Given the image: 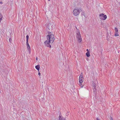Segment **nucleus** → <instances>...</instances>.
Instances as JSON below:
<instances>
[{
    "label": "nucleus",
    "instance_id": "f257e3e1",
    "mask_svg": "<svg viewBox=\"0 0 120 120\" xmlns=\"http://www.w3.org/2000/svg\"><path fill=\"white\" fill-rule=\"evenodd\" d=\"M46 37L47 40H46L44 42L45 45L47 47L50 48L51 47V46L50 45V43H52L54 40V34L50 32H48Z\"/></svg>",
    "mask_w": 120,
    "mask_h": 120
},
{
    "label": "nucleus",
    "instance_id": "f03ea898",
    "mask_svg": "<svg viewBox=\"0 0 120 120\" xmlns=\"http://www.w3.org/2000/svg\"><path fill=\"white\" fill-rule=\"evenodd\" d=\"M80 11L79 9H74L73 11V13L74 15L76 16L79 15L80 13Z\"/></svg>",
    "mask_w": 120,
    "mask_h": 120
},
{
    "label": "nucleus",
    "instance_id": "7ed1b4c3",
    "mask_svg": "<svg viewBox=\"0 0 120 120\" xmlns=\"http://www.w3.org/2000/svg\"><path fill=\"white\" fill-rule=\"evenodd\" d=\"M76 38L78 41L79 42H81L82 41V38L80 35V34L79 32L77 33Z\"/></svg>",
    "mask_w": 120,
    "mask_h": 120
},
{
    "label": "nucleus",
    "instance_id": "20e7f679",
    "mask_svg": "<svg viewBox=\"0 0 120 120\" xmlns=\"http://www.w3.org/2000/svg\"><path fill=\"white\" fill-rule=\"evenodd\" d=\"M99 17L100 19L104 20H105L107 18L106 15H104L103 13L100 14Z\"/></svg>",
    "mask_w": 120,
    "mask_h": 120
},
{
    "label": "nucleus",
    "instance_id": "39448f33",
    "mask_svg": "<svg viewBox=\"0 0 120 120\" xmlns=\"http://www.w3.org/2000/svg\"><path fill=\"white\" fill-rule=\"evenodd\" d=\"M83 75L81 73L80 75L79 79V82L80 83H82L83 81Z\"/></svg>",
    "mask_w": 120,
    "mask_h": 120
},
{
    "label": "nucleus",
    "instance_id": "423d86ee",
    "mask_svg": "<svg viewBox=\"0 0 120 120\" xmlns=\"http://www.w3.org/2000/svg\"><path fill=\"white\" fill-rule=\"evenodd\" d=\"M26 45L27 46V48L29 52H30V48L29 45V44L28 43V42H26Z\"/></svg>",
    "mask_w": 120,
    "mask_h": 120
},
{
    "label": "nucleus",
    "instance_id": "0eeeda50",
    "mask_svg": "<svg viewBox=\"0 0 120 120\" xmlns=\"http://www.w3.org/2000/svg\"><path fill=\"white\" fill-rule=\"evenodd\" d=\"M36 68L38 71H39L40 69V66L39 65H38L36 66L35 67Z\"/></svg>",
    "mask_w": 120,
    "mask_h": 120
},
{
    "label": "nucleus",
    "instance_id": "6e6552de",
    "mask_svg": "<svg viewBox=\"0 0 120 120\" xmlns=\"http://www.w3.org/2000/svg\"><path fill=\"white\" fill-rule=\"evenodd\" d=\"M59 120H65L64 118L63 117H61V116H60Z\"/></svg>",
    "mask_w": 120,
    "mask_h": 120
},
{
    "label": "nucleus",
    "instance_id": "1a4fd4ad",
    "mask_svg": "<svg viewBox=\"0 0 120 120\" xmlns=\"http://www.w3.org/2000/svg\"><path fill=\"white\" fill-rule=\"evenodd\" d=\"M86 55L87 57H89L90 56V53L89 52H87L86 53Z\"/></svg>",
    "mask_w": 120,
    "mask_h": 120
},
{
    "label": "nucleus",
    "instance_id": "9d476101",
    "mask_svg": "<svg viewBox=\"0 0 120 120\" xmlns=\"http://www.w3.org/2000/svg\"><path fill=\"white\" fill-rule=\"evenodd\" d=\"M115 35L116 36H119L118 32H115Z\"/></svg>",
    "mask_w": 120,
    "mask_h": 120
},
{
    "label": "nucleus",
    "instance_id": "9b49d317",
    "mask_svg": "<svg viewBox=\"0 0 120 120\" xmlns=\"http://www.w3.org/2000/svg\"><path fill=\"white\" fill-rule=\"evenodd\" d=\"M29 38V36L28 35H27L26 36V42H28V39Z\"/></svg>",
    "mask_w": 120,
    "mask_h": 120
},
{
    "label": "nucleus",
    "instance_id": "f8f14e48",
    "mask_svg": "<svg viewBox=\"0 0 120 120\" xmlns=\"http://www.w3.org/2000/svg\"><path fill=\"white\" fill-rule=\"evenodd\" d=\"M114 30L115 32H118V29L116 27H115Z\"/></svg>",
    "mask_w": 120,
    "mask_h": 120
},
{
    "label": "nucleus",
    "instance_id": "ddd939ff",
    "mask_svg": "<svg viewBox=\"0 0 120 120\" xmlns=\"http://www.w3.org/2000/svg\"><path fill=\"white\" fill-rule=\"evenodd\" d=\"M95 84L94 85H93V89L96 88V86H95Z\"/></svg>",
    "mask_w": 120,
    "mask_h": 120
},
{
    "label": "nucleus",
    "instance_id": "4468645a",
    "mask_svg": "<svg viewBox=\"0 0 120 120\" xmlns=\"http://www.w3.org/2000/svg\"><path fill=\"white\" fill-rule=\"evenodd\" d=\"M11 38H10L9 39V41L10 42H11Z\"/></svg>",
    "mask_w": 120,
    "mask_h": 120
},
{
    "label": "nucleus",
    "instance_id": "2eb2a0df",
    "mask_svg": "<svg viewBox=\"0 0 120 120\" xmlns=\"http://www.w3.org/2000/svg\"><path fill=\"white\" fill-rule=\"evenodd\" d=\"M94 91V92H95L96 91V88L93 89Z\"/></svg>",
    "mask_w": 120,
    "mask_h": 120
},
{
    "label": "nucleus",
    "instance_id": "dca6fc26",
    "mask_svg": "<svg viewBox=\"0 0 120 120\" xmlns=\"http://www.w3.org/2000/svg\"><path fill=\"white\" fill-rule=\"evenodd\" d=\"M81 83H80V86H81V85H82V86H81V87L82 88V87H83L82 85V84H81Z\"/></svg>",
    "mask_w": 120,
    "mask_h": 120
},
{
    "label": "nucleus",
    "instance_id": "f3484780",
    "mask_svg": "<svg viewBox=\"0 0 120 120\" xmlns=\"http://www.w3.org/2000/svg\"><path fill=\"white\" fill-rule=\"evenodd\" d=\"M38 75H39L40 76V72H39L38 73Z\"/></svg>",
    "mask_w": 120,
    "mask_h": 120
},
{
    "label": "nucleus",
    "instance_id": "a211bd4d",
    "mask_svg": "<svg viewBox=\"0 0 120 120\" xmlns=\"http://www.w3.org/2000/svg\"><path fill=\"white\" fill-rule=\"evenodd\" d=\"M96 120H100L98 118H97Z\"/></svg>",
    "mask_w": 120,
    "mask_h": 120
},
{
    "label": "nucleus",
    "instance_id": "6ab92c4d",
    "mask_svg": "<svg viewBox=\"0 0 120 120\" xmlns=\"http://www.w3.org/2000/svg\"><path fill=\"white\" fill-rule=\"evenodd\" d=\"M2 4V2H0V4Z\"/></svg>",
    "mask_w": 120,
    "mask_h": 120
},
{
    "label": "nucleus",
    "instance_id": "aec40b11",
    "mask_svg": "<svg viewBox=\"0 0 120 120\" xmlns=\"http://www.w3.org/2000/svg\"><path fill=\"white\" fill-rule=\"evenodd\" d=\"M86 51H87V52H89V50H88V49H86Z\"/></svg>",
    "mask_w": 120,
    "mask_h": 120
},
{
    "label": "nucleus",
    "instance_id": "412c9836",
    "mask_svg": "<svg viewBox=\"0 0 120 120\" xmlns=\"http://www.w3.org/2000/svg\"><path fill=\"white\" fill-rule=\"evenodd\" d=\"M36 60H37L38 59V58L37 57H36Z\"/></svg>",
    "mask_w": 120,
    "mask_h": 120
},
{
    "label": "nucleus",
    "instance_id": "4be33fe9",
    "mask_svg": "<svg viewBox=\"0 0 120 120\" xmlns=\"http://www.w3.org/2000/svg\"><path fill=\"white\" fill-rule=\"evenodd\" d=\"M50 0H48L49 1H50Z\"/></svg>",
    "mask_w": 120,
    "mask_h": 120
},
{
    "label": "nucleus",
    "instance_id": "5701e85b",
    "mask_svg": "<svg viewBox=\"0 0 120 120\" xmlns=\"http://www.w3.org/2000/svg\"><path fill=\"white\" fill-rule=\"evenodd\" d=\"M112 120H113L112 119Z\"/></svg>",
    "mask_w": 120,
    "mask_h": 120
}]
</instances>
